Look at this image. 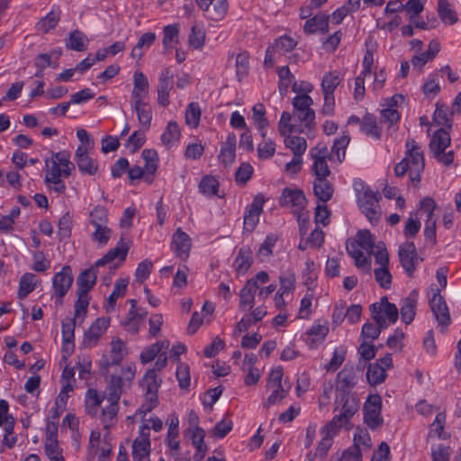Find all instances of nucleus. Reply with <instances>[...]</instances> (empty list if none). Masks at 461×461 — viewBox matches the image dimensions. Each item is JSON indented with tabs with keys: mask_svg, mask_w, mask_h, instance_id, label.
<instances>
[{
	"mask_svg": "<svg viewBox=\"0 0 461 461\" xmlns=\"http://www.w3.org/2000/svg\"><path fill=\"white\" fill-rule=\"evenodd\" d=\"M359 400L356 393H347L342 390L340 393H335V411H339V414L335 415L328 422V429L333 431H339L343 426H347L351 418L359 409Z\"/></svg>",
	"mask_w": 461,
	"mask_h": 461,
	"instance_id": "f257e3e1",
	"label": "nucleus"
},
{
	"mask_svg": "<svg viewBox=\"0 0 461 461\" xmlns=\"http://www.w3.org/2000/svg\"><path fill=\"white\" fill-rule=\"evenodd\" d=\"M450 134L444 128L437 130L431 135L429 143V150L431 157L435 158L438 163L446 167L453 165L455 159V151L452 149L447 151V149L450 147Z\"/></svg>",
	"mask_w": 461,
	"mask_h": 461,
	"instance_id": "f03ea898",
	"label": "nucleus"
},
{
	"mask_svg": "<svg viewBox=\"0 0 461 461\" xmlns=\"http://www.w3.org/2000/svg\"><path fill=\"white\" fill-rule=\"evenodd\" d=\"M269 281V275L266 271L258 272L255 277L249 279L240 291L239 307L241 311H250L255 304V296L259 289V285Z\"/></svg>",
	"mask_w": 461,
	"mask_h": 461,
	"instance_id": "7ed1b4c3",
	"label": "nucleus"
},
{
	"mask_svg": "<svg viewBox=\"0 0 461 461\" xmlns=\"http://www.w3.org/2000/svg\"><path fill=\"white\" fill-rule=\"evenodd\" d=\"M406 152L403 159L410 165V179L411 182L419 183L420 174L425 167L424 154L420 146L413 140L410 139L405 143Z\"/></svg>",
	"mask_w": 461,
	"mask_h": 461,
	"instance_id": "20e7f679",
	"label": "nucleus"
},
{
	"mask_svg": "<svg viewBox=\"0 0 461 461\" xmlns=\"http://www.w3.org/2000/svg\"><path fill=\"white\" fill-rule=\"evenodd\" d=\"M381 195L378 192H374L370 188H366L358 195L357 203L363 214L368 219L371 224H376L381 217L382 212L379 205Z\"/></svg>",
	"mask_w": 461,
	"mask_h": 461,
	"instance_id": "39448f33",
	"label": "nucleus"
},
{
	"mask_svg": "<svg viewBox=\"0 0 461 461\" xmlns=\"http://www.w3.org/2000/svg\"><path fill=\"white\" fill-rule=\"evenodd\" d=\"M74 281L72 268L70 266H64L61 270L56 273L52 278L53 297L58 305L63 303V298L71 288Z\"/></svg>",
	"mask_w": 461,
	"mask_h": 461,
	"instance_id": "423d86ee",
	"label": "nucleus"
},
{
	"mask_svg": "<svg viewBox=\"0 0 461 461\" xmlns=\"http://www.w3.org/2000/svg\"><path fill=\"white\" fill-rule=\"evenodd\" d=\"M382 398L378 394H371L364 403V421L371 429H375L383 424L381 416Z\"/></svg>",
	"mask_w": 461,
	"mask_h": 461,
	"instance_id": "0eeeda50",
	"label": "nucleus"
},
{
	"mask_svg": "<svg viewBox=\"0 0 461 461\" xmlns=\"http://www.w3.org/2000/svg\"><path fill=\"white\" fill-rule=\"evenodd\" d=\"M203 16L212 21L222 20L229 9L227 0H195Z\"/></svg>",
	"mask_w": 461,
	"mask_h": 461,
	"instance_id": "6e6552de",
	"label": "nucleus"
},
{
	"mask_svg": "<svg viewBox=\"0 0 461 461\" xmlns=\"http://www.w3.org/2000/svg\"><path fill=\"white\" fill-rule=\"evenodd\" d=\"M399 258L402 267L408 276L411 277L419 263L416 247L412 241H406L400 246Z\"/></svg>",
	"mask_w": 461,
	"mask_h": 461,
	"instance_id": "1a4fd4ad",
	"label": "nucleus"
},
{
	"mask_svg": "<svg viewBox=\"0 0 461 461\" xmlns=\"http://www.w3.org/2000/svg\"><path fill=\"white\" fill-rule=\"evenodd\" d=\"M433 292L432 297L429 300L431 312H433L438 325L448 326L451 322L450 314L445 299L440 294V290L438 288H431Z\"/></svg>",
	"mask_w": 461,
	"mask_h": 461,
	"instance_id": "9d476101",
	"label": "nucleus"
},
{
	"mask_svg": "<svg viewBox=\"0 0 461 461\" xmlns=\"http://www.w3.org/2000/svg\"><path fill=\"white\" fill-rule=\"evenodd\" d=\"M265 200L263 196L258 194L254 197L252 203L246 208L244 213L243 230L251 233L259 221V216L263 211Z\"/></svg>",
	"mask_w": 461,
	"mask_h": 461,
	"instance_id": "9b49d317",
	"label": "nucleus"
},
{
	"mask_svg": "<svg viewBox=\"0 0 461 461\" xmlns=\"http://www.w3.org/2000/svg\"><path fill=\"white\" fill-rule=\"evenodd\" d=\"M329 151L326 146H316L310 151V155L313 159L312 170L315 178L328 177L330 175V169L327 164Z\"/></svg>",
	"mask_w": 461,
	"mask_h": 461,
	"instance_id": "f8f14e48",
	"label": "nucleus"
},
{
	"mask_svg": "<svg viewBox=\"0 0 461 461\" xmlns=\"http://www.w3.org/2000/svg\"><path fill=\"white\" fill-rule=\"evenodd\" d=\"M174 86V73L170 68H165L161 70L158 84L157 86L158 103L163 107H167L169 101V94Z\"/></svg>",
	"mask_w": 461,
	"mask_h": 461,
	"instance_id": "ddd939ff",
	"label": "nucleus"
},
{
	"mask_svg": "<svg viewBox=\"0 0 461 461\" xmlns=\"http://www.w3.org/2000/svg\"><path fill=\"white\" fill-rule=\"evenodd\" d=\"M110 325V318L100 317L91 324L84 334L83 344L86 348H93L97 345L100 338L105 333Z\"/></svg>",
	"mask_w": 461,
	"mask_h": 461,
	"instance_id": "4468645a",
	"label": "nucleus"
},
{
	"mask_svg": "<svg viewBox=\"0 0 461 461\" xmlns=\"http://www.w3.org/2000/svg\"><path fill=\"white\" fill-rule=\"evenodd\" d=\"M130 245L131 240L122 237L113 249H111L103 258L96 260L95 265L91 266L90 267H95V270L97 271L99 267H103L108 263H111L117 258L121 261H124L127 257Z\"/></svg>",
	"mask_w": 461,
	"mask_h": 461,
	"instance_id": "2eb2a0df",
	"label": "nucleus"
},
{
	"mask_svg": "<svg viewBox=\"0 0 461 461\" xmlns=\"http://www.w3.org/2000/svg\"><path fill=\"white\" fill-rule=\"evenodd\" d=\"M170 247L176 257L185 260L189 257L191 239L181 228H178L172 235Z\"/></svg>",
	"mask_w": 461,
	"mask_h": 461,
	"instance_id": "dca6fc26",
	"label": "nucleus"
},
{
	"mask_svg": "<svg viewBox=\"0 0 461 461\" xmlns=\"http://www.w3.org/2000/svg\"><path fill=\"white\" fill-rule=\"evenodd\" d=\"M280 204L292 208L294 212H301L306 205V198L303 192L299 189L285 188L280 198Z\"/></svg>",
	"mask_w": 461,
	"mask_h": 461,
	"instance_id": "f3484780",
	"label": "nucleus"
},
{
	"mask_svg": "<svg viewBox=\"0 0 461 461\" xmlns=\"http://www.w3.org/2000/svg\"><path fill=\"white\" fill-rule=\"evenodd\" d=\"M75 159L78 167V170L82 174L94 176L98 170L97 161L89 157L86 148L83 145L77 147L75 154Z\"/></svg>",
	"mask_w": 461,
	"mask_h": 461,
	"instance_id": "a211bd4d",
	"label": "nucleus"
},
{
	"mask_svg": "<svg viewBox=\"0 0 461 461\" xmlns=\"http://www.w3.org/2000/svg\"><path fill=\"white\" fill-rule=\"evenodd\" d=\"M149 84L147 77L141 71L133 74V89L131 92V103H145L149 95Z\"/></svg>",
	"mask_w": 461,
	"mask_h": 461,
	"instance_id": "6ab92c4d",
	"label": "nucleus"
},
{
	"mask_svg": "<svg viewBox=\"0 0 461 461\" xmlns=\"http://www.w3.org/2000/svg\"><path fill=\"white\" fill-rule=\"evenodd\" d=\"M357 379L356 370L353 366H345L337 375V386L335 393H340L344 390L347 393H352V389L357 385Z\"/></svg>",
	"mask_w": 461,
	"mask_h": 461,
	"instance_id": "aec40b11",
	"label": "nucleus"
},
{
	"mask_svg": "<svg viewBox=\"0 0 461 461\" xmlns=\"http://www.w3.org/2000/svg\"><path fill=\"white\" fill-rule=\"evenodd\" d=\"M76 319H66L61 323L62 350L71 353L74 349Z\"/></svg>",
	"mask_w": 461,
	"mask_h": 461,
	"instance_id": "412c9836",
	"label": "nucleus"
},
{
	"mask_svg": "<svg viewBox=\"0 0 461 461\" xmlns=\"http://www.w3.org/2000/svg\"><path fill=\"white\" fill-rule=\"evenodd\" d=\"M329 18L324 14H316L305 22L303 32L306 34L327 33L329 32Z\"/></svg>",
	"mask_w": 461,
	"mask_h": 461,
	"instance_id": "4be33fe9",
	"label": "nucleus"
},
{
	"mask_svg": "<svg viewBox=\"0 0 461 461\" xmlns=\"http://www.w3.org/2000/svg\"><path fill=\"white\" fill-rule=\"evenodd\" d=\"M419 298L417 290H412L409 295L403 300L401 307L402 321L405 324H410L415 317V309Z\"/></svg>",
	"mask_w": 461,
	"mask_h": 461,
	"instance_id": "5701e85b",
	"label": "nucleus"
},
{
	"mask_svg": "<svg viewBox=\"0 0 461 461\" xmlns=\"http://www.w3.org/2000/svg\"><path fill=\"white\" fill-rule=\"evenodd\" d=\"M329 328L325 324L315 322L305 333L306 343L311 347L314 348L317 345L322 343L326 336L328 335Z\"/></svg>",
	"mask_w": 461,
	"mask_h": 461,
	"instance_id": "b1692460",
	"label": "nucleus"
},
{
	"mask_svg": "<svg viewBox=\"0 0 461 461\" xmlns=\"http://www.w3.org/2000/svg\"><path fill=\"white\" fill-rule=\"evenodd\" d=\"M97 278V271L95 267H89L83 270L77 278V285L78 286L77 292L81 294L89 293L95 286Z\"/></svg>",
	"mask_w": 461,
	"mask_h": 461,
	"instance_id": "393cba45",
	"label": "nucleus"
},
{
	"mask_svg": "<svg viewBox=\"0 0 461 461\" xmlns=\"http://www.w3.org/2000/svg\"><path fill=\"white\" fill-rule=\"evenodd\" d=\"M236 137L230 134L221 148L219 160L225 167L230 166L235 160Z\"/></svg>",
	"mask_w": 461,
	"mask_h": 461,
	"instance_id": "a878e982",
	"label": "nucleus"
},
{
	"mask_svg": "<svg viewBox=\"0 0 461 461\" xmlns=\"http://www.w3.org/2000/svg\"><path fill=\"white\" fill-rule=\"evenodd\" d=\"M131 108L136 112L139 123L145 131L150 128L152 121V109L147 103H131Z\"/></svg>",
	"mask_w": 461,
	"mask_h": 461,
	"instance_id": "bb28decb",
	"label": "nucleus"
},
{
	"mask_svg": "<svg viewBox=\"0 0 461 461\" xmlns=\"http://www.w3.org/2000/svg\"><path fill=\"white\" fill-rule=\"evenodd\" d=\"M334 189L332 185L327 179V177L323 178H315L313 182V193L314 195L322 203H327L331 199Z\"/></svg>",
	"mask_w": 461,
	"mask_h": 461,
	"instance_id": "cd10ccee",
	"label": "nucleus"
},
{
	"mask_svg": "<svg viewBox=\"0 0 461 461\" xmlns=\"http://www.w3.org/2000/svg\"><path fill=\"white\" fill-rule=\"evenodd\" d=\"M360 131L375 140H380L382 136V128L378 126L376 117L372 113H366L363 117Z\"/></svg>",
	"mask_w": 461,
	"mask_h": 461,
	"instance_id": "c85d7f7f",
	"label": "nucleus"
},
{
	"mask_svg": "<svg viewBox=\"0 0 461 461\" xmlns=\"http://www.w3.org/2000/svg\"><path fill=\"white\" fill-rule=\"evenodd\" d=\"M104 397L101 396L95 389H88L85 399V408L87 414L95 417L98 413L99 407L103 402Z\"/></svg>",
	"mask_w": 461,
	"mask_h": 461,
	"instance_id": "c756f323",
	"label": "nucleus"
},
{
	"mask_svg": "<svg viewBox=\"0 0 461 461\" xmlns=\"http://www.w3.org/2000/svg\"><path fill=\"white\" fill-rule=\"evenodd\" d=\"M124 387H126V385L122 377L120 375H112L109 384L107 386V401L119 402Z\"/></svg>",
	"mask_w": 461,
	"mask_h": 461,
	"instance_id": "7c9ffc66",
	"label": "nucleus"
},
{
	"mask_svg": "<svg viewBox=\"0 0 461 461\" xmlns=\"http://www.w3.org/2000/svg\"><path fill=\"white\" fill-rule=\"evenodd\" d=\"M88 41L86 35L83 32L74 30L70 32L66 46L72 50L84 51L87 49Z\"/></svg>",
	"mask_w": 461,
	"mask_h": 461,
	"instance_id": "2f4dec72",
	"label": "nucleus"
},
{
	"mask_svg": "<svg viewBox=\"0 0 461 461\" xmlns=\"http://www.w3.org/2000/svg\"><path fill=\"white\" fill-rule=\"evenodd\" d=\"M110 404L103 409L101 413V420L104 429L109 430L117 422V414L119 411V402H109Z\"/></svg>",
	"mask_w": 461,
	"mask_h": 461,
	"instance_id": "473e14b6",
	"label": "nucleus"
},
{
	"mask_svg": "<svg viewBox=\"0 0 461 461\" xmlns=\"http://www.w3.org/2000/svg\"><path fill=\"white\" fill-rule=\"evenodd\" d=\"M128 284L129 281L123 278H121L115 282L113 291L107 299V303L105 306L107 312L113 311L114 309L118 298L125 295Z\"/></svg>",
	"mask_w": 461,
	"mask_h": 461,
	"instance_id": "72a5a7b5",
	"label": "nucleus"
},
{
	"mask_svg": "<svg viewBox=\"0 0 461 461\" xmlns=\"http://www.w3.org/2000/svg\"><path fill=\"white\" fill-rule=\"evenodd\" d=\"M181 136L180 127L176 122L171 121L167 123L164 132L161 135V141L170 148L176 141L179 140Z\"/></svg>",
	"mask_w": 461,
	"mask_h": 461,
	"instance_id": "f704fd0d",
	"label": "nucleus"
},
{
	"mask_svg": "<svg viewBox=\"0 0 461 461\" xmlns=\"http://www.w3.org/2000/svg\"><path fill=\"white\" fill-rule=\"evenodd\" d=\"M350 138L348 135L344 134L340 138L335 140L331 151L328 154L330 160L336 158L341 163L345 159L346 149L349 143Z\"/></svg>",
	"mask_w": 461,
	"mask_h": 461,
	"instance_id": "c9c22d12",
	"label": "nucleus"
},
{
	"mask_svg": "<svg viewBox=\"0 0 461 461\" xmlns=\"http://www.w3.org/2000/svg\"><path fill=\"white\" fill-rule=\"evenodd\" d=\"M156 38L157 37L154 32H146L142 34L131 50V58L140 59L143 56V50L149 49L154 43Z\"/></svg>",
	"mask_w": 461,
	"mask_h": 461,
	"instance_id": "e433bc0d",
	"label": "nucleus"
},
{
	"mask_svg": "<svg viewBox=\"0 0 461 461\" xmlns=\"http://www.w3.org/2000/svg\"><path fill=\"white\" fill-rule=\"evenodd\" d=\"M438 13L441 21L448 25L455 24L458 18L447 0H438Z\"/></svg>",
	"mask_w": 461,
	"mask_h": 461,
	"instance_id": "4c0bfd02",
	"label": "nucleus"
},
{
	"mask_svg": "<svg viewBox=\"0 0 461 461\" xmlns=\"http://www.w3.org/2000/svg\"><path fill=\"white\" fill-rule=\"evenodd\" d=\"M15 420L12 414H9V404L5 400H0V427L5 432L13 433Z\"/></svg>",
	"mask_w": 461,
	"mask_h": 461,
	"instance_id": "58836bf2",
	"label": "nucleus"
},
{
	"mask_svg": "<svg viewBox=\"0 0 461 461\" xmlns=\"http://www.w3.org/2000/svg\"><path fill=\"white\" fill-rule=\"evenodd\" d=\"M387 376L384 366L380 363L369 364L366 372V378L371 385L382 384Z\"/></svg>",
	"mask_w": 461,
	"mask_h": 461,
	"instance_id": "ea45409f",
	"label": "nucleus"
},
{
	"mask_svg": "<svg viewBox=\"0 0 461 461\" xmlns=\"http://www.w3.org/2000/svg\"><path fill=\"white\" fill-rule=\"evenodd\" d=\"M205 30L202 23H194L191 28L188 42L195 50H201L205 41Z\"/></svg>",
	"mask_w": 461,
	"mask_h": 461,
	"instance_id": "a19ab883",
	"label": "nucleus"
},
{
	"mask_svg": "<svg viewBox=\"0 0 461 461\" xmlns=\"http://www.w3.org/2000/svg\"><path fill=\"white\" fill-rule=\"evenodd\" d=\"M285 137V145L286 148H289L294 155L295 156H303L307 149V142L303 137L299 136H284Z\"/></svg>",
	"mask_w": 461,
	"mask_h": 461,
	"instance_id": "79ce46f5",
	"label": "nucleus"
},
{
	"mask_svg": "<svg viewBox=\"0 0 461 461\" xmlns=\"http://www.w3.org/2000/svg\"><path fill=\"white\" fill-rule=\"evenodd\" d=\"M59 19V13L51 10L49 14H46L45 17H43L42 19H41L40 22L37 23L36 28L38 32L47 33L48 32H50L57 26Z\"/></svg>",
	"mask_w": 461,
	"mask_h": 461,
	"instance_id": "37998d69",
	"label": "nucleus"
},
{
	"mask_svg": "<svg viewBox=\"0 0 461 461\" xmlns=\"http://www.w3.org/2000/svg\"><path fill=\"white\" fill-rule=\"evenodd\" d=\"M36 276L32 273H25L20 279L18 297L25 298L30 293L35 289Z\"/></svg>",
	"mask_w": 461,
	"mask_h": 461,
	"instance_id": "c03bdc74",
	"label": "nucleus"
},
{
	"mask_svg": "<svg viewBox=\"0 0 461 461\" xmlns=\"http://www.w3.org/2000/svg\"><path fill=\"white\" fill-rule=\"evenodd\" d=\"M52 157L55 158L54 161H58L59 166L63 171V176L67 177L71 175V172L75 169L74 164L70 161V154L68 151L62 150L57 153L52 152Z\"/></svg>",
	"mask_w": 461,
	"mask_h": 461,
	"instance_id": "a18cd8bd",
	"label": "nucleus"
},
{
	"mask_svg": "<svg viewBox=\"0 0 461 461\" xmlns=\"http://www.w3.org/2000/svg\"><path fill=\"white\" fill-rule=\"evenodd\" d=\"M341 79L338 71L329 72L324 75L321 81L323 94L334 95V91L339 85Z\"/></svg>",
	"mask_w": 461,
	"mask_h": 461,
	"instance_id": "49530a36",
	"label": "nucleus"
},
{
	"mask_svg": "<svg viewBox=\"0 0 461 461\" xmlns=\"http://www.w3.org/2000/svg\"><path fill=\"white\" fill-rule=\"evenodd\" d=\"M271 45L276 52L285 55L287 52L292 51L296 47L297 41L290 36L283 35L276 39Z\"/></svg>",
	"mask_w": 461,
	"mask_h": 461,
	"instance_id": "de8ad7c7",
	"label": "nucleus"
},
{
	"mask_svg": "<svg viewBox=\"0 0 461 461\" xmlns=\"http://www.w3.org/2000/svg\"><path fill=\"white\" fill-rule=\"evenodd\" d=\"M400 121V114L398 111L393 107L381 110V122L387 124V132L392 134V130L394 131L396 129L394 125Z\"/></svg>",
	"mask_w": 461,
	"mask_h": 461,
	"instance_id": "09e8293b",
	"label": "nucleus"
},
{
	"mask_svg": "<svg viewBox=\"0 0 461 461\" xmlns=\"http://www.w3.org/2000/svg\"><path fill=\"white\" fill-rule=\"evenodd\" d=\"M337 432L338 431L329 429L328 423L322 428L321 433L323 434V437L318 444L315 456L319 455L321 456H325L327 455L332 444V438Z\"/></svg>",
	"mask_w": 461,
	"mask_h": 461,
	"instance_id": "8fccbe9b",
	"label": "nucleus"
},
{
	"mask_svg": "<svg viewBox=\"0 0 461 461\" xmlns=\"http://www.w3.org/2000/svg\"><path fill=\"white\" fill-rule=\"evenodd\" d=\"M169 341L163 340L156 342L150 348L145 349L140 354V360L142 363H149L152 361L163 349H167Z\"/></svg>",
	"mask_w": 461,
	"mask_h": 461,
	"instance_id": "3c124183",
	"label": "nucleus"
},
{
	"mask_svg": "<svg viewBox=\"0 0 461 461\" xmlns=\"http://www.w3.org/2000/svg\"><path fill=\"white\" fill-rule=\"evenodd\" d=\"M236 75L239 81H241L249 71V55L247 51H242L236 56Z\"/></svg>",
	"mask_w": 461,
	"mask_h": 461,
	"instance_id": "603ef678",
	"label": "nucleus"
},
{
	"mask_svg": "<svg viewBox=\"0 0 461 461\" xmlns=\"http://www.w3.org/2000/svg\"><path fill=\"white\" fill-rule=\"evenodd\" d=\"M141 157L145 161L143 169L147 175H154L158 169V153L155 149L142 150Z\"/></svg>",
	"mask_w": 461,
	"mask_h": 461,
	"instance_id": "864d4df0",
	"label": "nucleus"
},
{
	"mask_svg": "<svg viewBox=\"0 0 461 461\" xmlns=\"http://www.w3.org/2000/svg\"><path fill=\"white\" fill-rule=\"evenodd\" d=\"M251 250L249 248H241L235 260L236 270L244 274L251 266Z\"/></svg>",
	"mask_w": 461,
	"mask_h": 461,
	"instance_id": "5fc2aeb1",
	"label": "nucleus"
},
{
	"mask_svg": "<svg viewBox=\"0 0 461 461\" xmlns=\"http://www.w3.org/2000/svg\"><path fill=\"white\" fill-rule=\"evenodd\" d=\"M202 111L198 103H190L185 110V122L188 126L196 128L199 125Z\"/></svg>",
	"mask_w": 461,
	"mask_h": 461,
	"instance_id": "6e6d98bb",
	"label": "nucleus"
},
{
	"mask_svg": "<svg viewBox=\"0 0 461 461\" xmlns=\"http://www.w3.org/2000/svg\"><path fill=\"white\" fill-rule=\"evenodd\" d=\"M44 450L50 461H65L58 439H45Z\"/></svg>",
	"mask_w": 461,
	"mask_h": 461,
	"instance_id": "4d7b16f0",
	"label": "nucleus"
},
{
	"mask_svg": "<svg viewBox=\"0 0 461 461\" xmlns=\"http://www.w3.org/2000/svg\"><path fill=\"white\" fill-rule=\"evenodd\" d=\"M132 457L134 461H149L150 444L134 439L132 442Z\"/></svg>",
	"mask_w": 461,
	"mask_h": 461,
	"instance_id": "13d9d810",
	"label": "nucleus"
},
{
	"mask_svg": "<svg viewBox=\"0 0 461 461\" xmlns=\"http://www.w3.org/2000/svg\"><path fill=\"white\" fill-rule=\"evenodd\" d=\"M432 123H435L438 126H443L446 129L452 128V122L447 116V106L439 103H437L436 110L433 114Z\"/></svg>",
	"mask_w": 461,
	"mask_h": 461,
	"instance_id": "bf43d9fd",
	"label": "nucleus"
},
{
	"mask_svg": "<svg viewBox=\"0 0 461 461\" xmlns=\"http://www.w3.org/2000/svg\"><path fill=\"white\" fill-rule=\"evenodd\" d=\"M205 431L200 427L194 429L192 433V444L200 454V459L203 458L207 451V446L204 443Z\"/></svg>",
	"mask_w": 461,
	"mask_h": 461,
	"instance_id": "052dcab7",
	"label": "nucleus"
},
{
	"mask_svg": "<svg viewBox=\"0 0 461 461\" xmlns=\"http://www.w3.org/2000/svg\"><path fill=\"white\" fill-rule=\"evenodd\" d=\"M77 300L75 303L74 319H76V320L81 319V321H82L87 313V307L89 304V297H88L87 293L81 294V292H77Z\"/></svg>",
	"mask_w": 461,
	"mask_h": 461,
	"instance_id": "680f3d73",
	"label": "nucleus"
},
{
	"mask_svg": "<svg viewBox=\"0 0 461 461\" xmlns=\"http://www.w3.org/2000/svg\"><path fill=\"white\" fill-rule=\"evenodd\" d=\"M124 348V343L120 339H113L111 341V356H110V362L108 365L111 366H116L121 363V361L123 358V351Z\"/></svg>",
	"mask_w": 461,
	"mask_h": 461,
	"instance_id": "e2e57ef3",
	"label": "nucleus"
},
{
	"mask_svg": "<svg viewBox=\"0 0 461 461\" xmlns=\"http://www.w3.org/2000/svg\"><path fill=\"white\" fill-rule=\"evenodd\" d=\"M219 183L213 176H206L202 178L199 184L200 192L207 196H213L217 194Z\"/></svg>",
	"mask_w": 461,
	"mask_h": 461,
	"instance_id": "0e129e2a",
	"label": "nucleus"
},
{
	"mask_svg": "<svg viewBox=\"0 0 461 461\" xmlns=\"http://www.w3.org/2000/svg\"><path fill=\"white\" fill-rule=\"evenodd\" d=\"M280 288L278 292L285 294L286 296L292 294L295 288V276L294 273L286 272L280 276Z\"/></svg>",
	"mask_w": 461,
	"mask_h": 461,
	"instance_id": "69168bd1",
	"label": "nucleus"
},
{
	"mask_svg": "<svg viewBox=\"0 0 461 461\" xmlns=\"http://www.w3.org/2000/svg\"><path fill=\"white\" fill-rule=\"evenodd\" d=\"M357 243L361 249L371 253L375 247V237L368 230H361L357 232Z\"/></svg>",
	"mask_w": 461,
	"mask_h": 461,
	"instance_id": "338daca9",
	"label": "nucleus"
},
{
	"mask_svg": "<svg viewBox=\"0 0 461 461\" xmlns=\"http://www.w3.org/2000/svg\"><path fill=\"white\" fill-rule=\"evenodd\" d=\"M160 384L161 379L158 377L155 370H148L142 379V386L146 392H158Z\"/></svg>",
	"mask_w": 461,
	"mask_h": 461,
	"instance_id": "774afa93",
	"label": "nucleus"
}]
</instances>
